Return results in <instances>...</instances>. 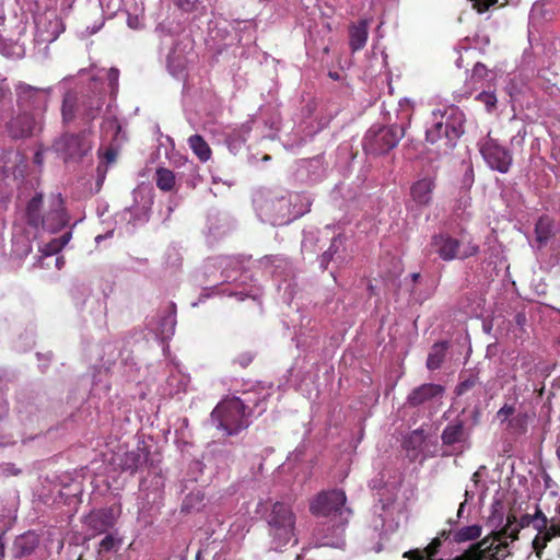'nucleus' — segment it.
Returning a JSON list of instances; mask_svg holds the SVG:
<instances>
[{
	"mask_svg": "<svg viewBox=\"0 0 560 560\" xmlns=\"http://www.w3.org/2000/svg\"><path fill=\"white\" fill-rule=\"evenodd\" d=\"M55 261H56V266H57V268H58V269H61V268H62V266H63V264H65L63 258H62V257H57V258L55 259Z\"/></svg>",
	"mask_w": 560,
	"mask_h": 560,
	"instance_id": "e2e57ef3",
	"label": "nucleus"
},
{
	"mask_svg": "<svg viewBox=\"0 0 560 560\" xmlns=\"http://www.w3.org/2000/svg\"><path fill=\"white\" fill-rule=\"evenodd\" d=\"M175 314L170 313L166 316H164L161 320V334L164 338H168L170 336L174 335L175 331Z\"/></svg>",
	"mask_w": 560,
	"mask_h": 560,
	"instance_id": "ea45409f",
	"label": "nucleus"
},
{
	"mask_svg": "<svg viewBox=\"0 0 560 560\" xmlns=\"http://www.w3.org/2000/svg\"><path fill=\"white\" fill-rule=\"evenodd\" d=\"M472 7L479 12L483 13L489 7L498 3L499 0H472Z\"/></svg>",
	"mask_w": 560,
	"mask_h": 560,
	"instance_id": "49530a36",
	"label": "nucleus"
},
{
	"mask_svg": "<svg viewBox=\"0 0 560 560\" xmlns=\"http://www.w3.org/2000/svg\"><path fill=\"white\" fill-rule=\"evenodd\" d=\"M469 200H470L469 197L467 195H465L459 199V203H460V206L467 207L469 205Z\"/></svg>",
	"mask_w": 560,
	"mask_h": 560,
	"instance_id": "052dcab7",
	"label": "nucleus"
},
{
	"mask_svg": "<svg viewBox=\"0 0 560 560\" xmlns=\"http://www.w3.org/2000/svg\"><path fill=\"white\" fill-rule=\"evenodd\" d=\"M401 126H372L363 139V149L369 154H384L394 149L404 137Z\"/></svg>",
	"mask_w": 560,
	"mask_h": 560,
	"instance_id": "9d476101",
	"label": "nucleus"
},
{
	"mask_svg": "<svg viewBox=\"0 0 560 560\" xmlns=\"http://www.w3.org/2000/svg\"><path fill=\"white\" fill-rule=\"evenodd\" d=\"M175 3L183 10L189 11L194 8L198 0H174Z\"/></svg>",
	"mask_w": 560,
	"mask_h": 560,
	"instance_id": "3c124183",
	"label": "nucleus"
},
{
	"mask_svg": "<svg viewBox=\"0 0 560 560\" xmlns=\"http://www.w3.org/2000/svg\"><path fill=\"white\" fill-rule=\"evenodd\" d=\"M266 522L272 549L280 550L289 542L296 541V516L289 504L284 502L273 503L270 512L266 516Z\"/></svg>",
	"mask_w": 560,
	"mask_h": 560,
	"instance_id": "423d86ee",
	"label": "nucleus"
},
{
	"mask_svg": "<svg viewBox=\"0 0 560 560\" xmlns=\"http://www.w3.org/2000/svg\"><path fill=\"white\" fill-rule=\"evenodd\" d=\"M298 194L276 196L259 191L254 197L256 211L262 221L272 225H283L300 218L306 210L295 209L293 202L300 200Z\"/></svg>",
	"mask_w": 560,
	"mask_h": 560,
	"instance_id": "7ed1b4c3",
	"label": "nucleus"
},
{
	"mask_svg": "<svg viewBox=\"0 0 560 560\" xmlns=\"http://www.w3.org/2000/svg\"><path fill=\"white\" fill-rule=\"evenodd\" d=\"M166 262L171 267L179 266L180 265V256H179V254L175 249L168 250L167 252V260H166Z\"/></svg>",
	"mask_w": 560,
	"mask_h": 560,
	"instance_id": "09e8293b",
	"label": "nucleus"
},
{
	"mask_svg": "<svg viewBox=\"0 0 560 560\" xmlns=\"http://www.w3.org/2000/svg\"><path fill=\"white\" fill-rule=\"evenodd\" d=\"M117 521V514L113 508H105L92 511L84 518L85 526L93 532V535L106 533Z\"/></svg>",
	"mask_w": 560,
	"mask_h": 560,
	"instance_id": "dca6fc26",
	"label": "nucleus"
},
{
	"mask_svg": "<svg viewBox=\"0 0 560 560\" xmlns=\"http://www.w3.org/2000/svg\"><path fill=\"white\" fill-rule=\"evenodd\" d=\"M50 209H63V200L60 194L51 196Z\"/></svg>",
	"mask_w": 560,
	"mask_h": 560,
	"instance_id": "8fccbe9b",
	"label": "nucleus"
},
{
	"mask_svg": "<svg viewBox=\"0 0 560 560\" xmlns=\"http://www.w3.org/2000/svg\"><path fill=\"white\" fill-rule=\"evenodd\" d=\"M67 224V214L65 209H50L46 218H44V223L40 225L47 229L50 232H55L60 230Z\"/></svg>",
	"mask_w": 560,
	"mask_h": 560,
	"instance_id": "cd10ccee",
	"label": "nucleus"
},
{
	"mask_svg": "<svg viewBox=\"0 0 560 560\" xmlns=\"http://www.w3.org/2000/svg\"><path fill=\"white\" fill-rule=\"evenodd\" d=\"M369 22L368 20H361L357 24H352L349 28V46L352 51L362 49L368 40L369 36Z\"/></svg>",
	"mask_w": 560,
	"mask_h": 560,
	"instance_id": "5701e85b",
	"label": "nucleus"
},
{
	"mask_svg": "<svg viewBox=\"0 0 560 560\" xmlns=\"http://www.w3.org/2000/svg\"><path fill=\"white\" fill-rule=\"evenodd\" d=\"M62 249V243L57 241L56 238L49 241L44 247L39 248L42 255L38 258V264H42V259L45 257H50Z\"/></svg>",
	"mask_w": 560,
	"mask_h": 560,
	"instance_id": "58836bf2",
	"label": "nucleus"
},
{
	"mask_svg": "<svg viewBox=\"0 0 560 560\" xmlns=\"http://www.w3.org/2000/svg\"><path fill=\"white\" fill-rule=\"evenodd\" d=\"M259 265L271 276H281L289 268L287 258L280 255L265 256L259 260Z\"/></svg>",
	"mask_w": 560,
	"mask_h": 560,
	"instance_id": "393cba45",
	"label": "nucleus"
},
{
	"mask_svg": "<svg viewBox=\"0 0 560 560\" xmlns=\"http://www.w3.org/2000/svg\"><path fill=\"white\" fill-rule=\"evenodd\" d=\"M203 506V495L198 492H191L187 494L182 504V511L191 513L199 511Z\"/></svg>",
	"mask_w": 560,
	"mask_h": 560,
	"instance_id": "c9c22d12",
	"label": "nucleus"
},
{
	"mask_svg": "<svg viewBox=\"0 0 560 560\" xmlns=\"http://www.w3.org/2000/svg\"><path fill=\"white\" fill-rule=\"evenodd\" d=\"M148 459V452L144 447H137L126 452L120 458V467L125 471L136 472Z\"/></svg>",
	"mask_w": 560,
	"mask_h": 560,
	"instance_id": "4be33fe9",
	"label": "nucleus"
},
{
	"mask_svg": "<svg viewBox=\"0 0 560 560\" xmlns=\"http://www.w3.org/2000/svg\"><path fill=\"white\" fill-rule=\"evenodd\" d=\"M443 387L438 384H423L415 388L408 396V402L411 406H419L433 397L440 396Z\"/></svg>",
	"mask_w": 560,
	"mask_h": 560,
	"instance_id": "aec40b11",
	"label": "nucleus"
},
{
	"mask_svg": "<svg viewBox=\"0 0 560 560\" xmlns=\"http://www.w3.org/2000/svg\"><path fill=\"white\" fill-rule=\"evenodd\" d=\"M220 268H222V276L225 280L232 279V271L241 269L245 262V256H221L217 259Z\"/></svg>",
	"mask_w": 560,
	"mask_h": 560,
	"instance_id": "a878e982",
	"label": "nucleus"
},
{
	"mask_svg": "<svg viewBox=\"0 0 560 560\" xmlns=\"http://www.w3.org/2000/svg\"><path fill=\"white\" fill-rule=\"evenodd\" d=\"M120 546V540L113 534H107L101 541L97 548V553L110 552Z\"/></svg>",
	"mask_w": 560,
	"mask_h": 560,
	"instance_id": "4c0bfd02",
	"label": "nucleus"
},
{
	"mask_svg": "<svg viewBox=\"0 0 560 560\" xmlns=\"http://www.w3.org/2000/svg\"><path fill=\"white\" fill-rule=\"evenodd\" d=\"M466 433L462 421L452 422L443 430L441 439L444 445H456L465 441Z\"/></svg>",
	"mask_w": 560,
	"mask_h": 560,
	"instance_id": "b1692460",
	"label": "nucleus"
},
{
	"mask_svg": "<svg viewBox=\"0 0 560 560\" xmlns=\"http://www.w3.org/2000/svg\"><path fill=\"white\" fill-rule=\"evenodd\" d=\"M42 118L30 113H23V110H18V114L7 122V131L13 139L27 138L35 132Z\"/></svg>",
	"mask_w": 560,
	"mask_h": 560,
	"instance_id": "4468645a",
	"label": "nucleus"
},
{
	"mask_svg": "<svg viewBox=\"0 0 560 560\" xmlns=\"http://www.w3.org/2000/svg\"><path fill=\"white\" fill-rule=\"evenodd\" d=\"M71 78H63L59 88L63 90L61 103V118L63 125H69L77 119L83 122L94 120L101 113L104 104L103 83L93 79L86 91L71 88Z\"/></svg>",
	"mask_w": 560,
	"mask_h": 560,
	"instance_id": "f257e3e1",
	"label": "nucleus"
},
{
	"mask_svg": "<svg viewBox=\"0 0 560 560\" xmlns=\"http://www.w3.org/2000/svg\"><path fill=\"white\" fill-rule=\"evenodd\" d=\"M42 202L43 196L42 194H37L30 200L26 208L28 224L34 228H38L40 223H44V218L39 214Z\"/></svg>",
	"mask_w": 560,
	"mask_h": 560,
	"instance_id": "c85d7f7f",
	"label": "nucleus"
},
{
	"mask_svg": "<svg viewBox=\"0 0 560 560\" xmlns=\"http://www.w3.org/2000/svg\"><path fill=\"white\" fill-rule=\"evenodd\" d=\"M14 93L18 110L43 118L52 94V88H38L19 81L14 84Z\"/></svg>",
	"mask_w": 560,
	"mask_h": 560,
	"instance_id": "1a4fd4ad",
	"label": "nucleus"
},
{
	"mask_svg": "<svg viewBox=\"0 0 560 560\" xmlns=\"http://www.w3.org/2000/svg\"><path fill=\"white\" fill-rule=\"evenodd\" d=\"M160 39V50L167 49V67L173 74L182 72L185 68L186 54L190 49L191 40L188 35L177 34L172 23L162 22L155 27Z\"/></svg>",
	"mask_w": 560,
	"mask_h": 560,
	"instance_id": "0eeeda50",
	"label": "nucleus"
},
{
	"mask_svg": "<svg viewBox=\"0 0 560 560\" xmlns=\"http://www.w3.org/2000/svg\"><path fill=\"white\" fill-rule=\"evenodd\" d=\"M347 497L342 490H330L319 493L311 503V512L316 516L334 517V535L324 534L325 526L316 532L317 541L327 547H340L343 544V533L351 515V510L346 506Z\"/></svg>",
	"mask_w": 560,
	"mask_h": 560,
	"instance_id": "f03ea898",
	"label": "nucleus"
},
{
	"mask_svg": "<svg viewBox=\"0 0 560 560\" xmlns=\"http://www.w3.org/2000/svg\"><path fill=\"white\" fill-rule=\"evenodd\" d=\"M15 49L16 51H14L13 55L16 57H22L24 54V49L21 46H16Z\"/></svg>",
	"mask_w": 560,
	"mask_h": 560,
	"instance_id": "0e129e2a",
	"label": "nucleus"
},
{
	"mask_svg": "<svg viewBox=\"0 0 560 560\" xmlns=\"http://www.w3.org/2000/svg\"><path fill=\"white\" fill-rule=\"evenodd\" d=\"M186 385H187L186 377L185 376H180V381H179L178 385L174 388V390L176 393L185 390L186 389Z\"/></svg>",
	"mask_w": 560,
	"mask_h": 560,
	"instance_id": "6e6d98bb",
	"label": "nucleus"
},
{
	"mask_svg": "<svg viewBox=\"0 0 560 560\" xmlns=\"http://www.w3.org/2000/svg\"><path fill=\"white\" fill-rule=\"evenodd\" d=\"M477 385H479V378L477 374L469 373L467 376H462V381L457 385L455 392L458 396H462L474 389Z\"/></svg>",
	"mask_w": 560,
	"mask_h": 560,
	"instance_id": "e433bc0d",
	"label": "nucleus"
},
{
	"mask_svg": "<svg viewBox=\"0 0 560 560\" xmlns=\"http://www.w3.org/2000/svg\"><path fill=\"white\" fill-rule=\"evenodd\" d=\"M54 147L57 152L63 155L65 161L81 158L91 149L84 133H66L55 142Z\"/></svg>",
	"mask_w": 560,
	"mask_h": 560,
	"instance_id": "2eb2a0df",
	"label": "nucleus"
},
{
	"mask_svg": "<svg viewBox=\"0 0 560 560\" xmlns=\"http://www.w3.org/2000/svg\"><path fill=\"white\" fill-rule=\"evenodd\" d=\"M465 115L456 106H447L432 113L431 126L425 130V140L436 143L444 139L445 148L453 149L464 133Z\"/></svg>",
	"mask_w": 560,
	"mask_h": 560,
	"instance_id": "20e7f679",
	"label": "nucleus"
},
{
	"mask_svg": "<svg viewBox=\"0 0 560 560\" xmlns=\"http://www.w3.org/2000/svg\"><path fill=\"white\" fill-rule=\"evenodd\" d=\"M5 553L4 534H0V558H3Z\"/></svg>",
	"mask_w": 560,
	"mask_h": 560,
	"instance_id": "4d7b16f0",
	"label": "nucleus"
},
{
	"mask_svg": "<svg viewBox=\"0 0 560 560\" xmlns=\"http://www.w3.org/2000/svg\"><path fill=\"white\" fill-rule=\"evenodd\" d=\"M410 277H411L413 282H417L420 279L421 276L418 272H413V273H411Z\"/></svg>",
	"mask_w": 560,
	"mask_h": 560,
	"instance_id": "774afa93",
	"label": "nucleus"
},
{
	"mask_svg": "<svg viewBox=\"0 0 560 560\" xmlns=\"http://www.w3.org/2000/svg\"><path fill=\"white\" fill-rule=\"evenodd\" d=\"M479 151L491 170L498 171L502 174L509 172L513 160L512 154L494 139L490 137L483 139L479 144Z\"/></svg>",
	"mask_w": 560,
	"mask_h": 560,
	"instance_id": "9b49d317",
	"label": "nucleus"
},
{
	"mask_svg": "<svg viewBox=\"0 0 560 560\" xmlns=\"http://www.w3.org/2000/svg\"><path fill=\"white\" fill-rule=\"evenodd\" d=\"M71 238V233H65L61 237L56 238L57 241H60L62 243V248L68 244V242Z\"/></svg>",
	"mask_w": 560,
	"mask_h": 560,
	"instance_id": "13d9d810",
	"label": "nucleus"
},
{
	"mask_svg": "<svg viewBox=\"0 0 560 560\" xmlns=\"http://www.w3.org/2000/svg\"><path fill=\"white\" fill-rule=\"evenodd\" d=\"M303 167L307 171L308 178L312 182H316L324 176L325 168L319 156L305 161Z\"/></svg>",
	"mask_w": 560,
	"mask_h": 560,
	"instance_id": "f704fd0d",
	"label": "nucleus"
},
{
	"mask_svg": "<svg viewBox=\"0 0 560 560\" xmlns=\"http://www.w3.org/2000/svg\"><path fill=\"white\" fill-rule=\"evenodd\" d=\"M536 536L532 540V553L528 555L527 560L532 559L534 555L537 560H552L551 556L546 552L549 541L560 536V522L556 516L544 518L540 529H535Z\"/></svg>",
	"mask_w": 560,
	"mask_h": 560,
	"instance_id": "f8f14e48",
	"label": "nucleus"
},
{
	"mask_svg": "<svg viewBox=\"0 0 560 560\" xmlns=\"http://www.w3.org/2000/svg\"><path fill=\"white\" fill-rule=\"evenodd\" d=\"M9 92V88L5 83V79H0V101L3 100Z\"/></svg>",
	"mask_w": 560,
	"mask_h": 560,
	"instance_id": "864d4df0",
	"label": "nucleus"
},
{
	"mask_svg": "<svg viewBox=\"0 0 560 560\" xmlns=\"http://www.w3.org/2000/svg\"><path fill=\"white\" fill-rule=\"evenodd\" d=\"M34 162L36 164H42L43 163V156H42V153L37 152L34 156Z\"/></svg>",
	"mask_w": 560,
	"mask_h": 560,
	"instance_id": "338daca9",
	"label": "nucleus"
},
{
	"mask_svg": "<svg viewBox=\"0 0 560 560\" xmlns=\"http://www.w3.org/2000/svg\"><path fill=\"white\" fill-rule=\"evenodd\" d=\"M329 520L324 522V523H320L319 525H317L314 529V540H315V545L317 547H323L324 545H320L318 544L317 541V536H316V532L317 529H319L320 527L325 526V530H324V534L328 535V536H332L334 535V523L337 521V518H334V517H328Z\"/></svg>",
	"mask_w": 560,
	"mask_h": 560,
	"instance_id": "37998d69",
	"label": "nucleus"
},
{
	"mask_svg": "<svg viewBox=\"0 0 560 560\" xmlns=\"http://www.w3.org/2000/svg\"><path fill=\"white\" fill-rule=\"evenodd\" d=\"M156 186L163 191H170L175 185V175L167 168L160 167L155 172Z\"/></svg>",
	"mask_w": 560,
	"mask_h": 560,
	"instance_id": "72a5a7b5",
	"label": "nucleus"
},
{
	"mask_svg": "<svg viewBox=\"0 0 560 560\" xmlns=\"http://www.w3.org/2000/svg\"><path fill=\"white\" fill-rule=\"evenodd\" d=\"M476 98L485 104L488 112H491L495 107L497 96L493 92H480Z\"/></svg>",
	"mask_w": 560,
	"mask_h": 560,
	"instance_id": "a19ab883",
	"label": "nucleus"
},
{
	"mask_svg": "<svg viewBox=\"0 0 560 560\" xmlns=\"http://www.w3.org/2000/svg\"><path fill=\"white\" fill-rule=\"evenodd\" d=\"M250 411L245 400L230 397L212 410L211 422L228 435H235L249 425Z\"/></svg>",
	"mask_w": 560,
	"mask_h": 560,
	"instance_id": "39448f33",
	"label": "nucleus"
},
{
	"mask_svg": "<svg viewBox=\"0 0 560 560\" xmlns=\"http://www.w3.org/2000/svg\"><path fill=\"white\" fill-rule=\"evenodd\" d=\"M290 289V283H288L285 285V291H284V294L287 295L285 296V301L287 302H290L292 299H293V294H292V291H288Z\"/></svg>",
	"mask_w": 560,
	"mask_h": 560,
	"instance_id": "bf43d9fd",
	"label": "nucleus"
},
{
	"mask_svg": "<svg viewBox=\"0 0 560 560\" xmlns=\"http://www.w3.org/2000/svg\"><path fill=\"white\" fill-rule=\"evenodd\" d=\"M32 252L28 236L15 233L12 238V253L19 258H25Z\"/></svg>",
	"mask_w": 560,
	"mask_h": 560,
	"instance_id": "7c9ffc66",
	"label": "nucleus"
},
{
	"mask_svg": "<svg viewBox=\"0 0 560 560\" xmlns=\"http://www.w3.org/2000/svg\"><path fill=\"white\" fill-rule=\"evenodd\" d=\"M495 419L504 424V430L511 435H523L527 432L529 415L516 411L513 405L504 404L495 413Z\"/></svg>",
	"mask_w": 560,
	"mask_h": 560,
	"instance_id": "ddd939ff",
	"label": "nucleus"
},
{
	"mask_svg": "<svg viewBox=\"0 0 560 560\" xmlns=\"http://www.w3.org/2000/svg\"><path fill=\"white\" fill-rule=\"evenodd\" d=\"M98 155H100L102 163L105 162L106 164H110V163L115 162L116 156H117V151L114 148H105L104 150L100 149Z\"/></svg>",
	"mask_w": 560,
	"mask_h": 560,
	"instance_id": "c03bdc74",
	"label": "nucleus"
},
{
	"mask_svg": "<svg viewBox=\"0 0 560 560\" xmlns=\"http://www.w3.org/2000/svg\"><path fill=\"white\" fill-rule=\"evenodd\" d=\"M434 187V180L430 177L417 180L410 188L412 200L419 206L429 205L432 199Z\"/></svg>",
	"mask_w": 560,
	"mask_h": 560,
	"instance_id": "6ab92c4d",
	"label": "nucleus"
},
{
	"mask_svg": "<svg viewBox=\"0 0 560 560\" xmlns=\"http://www.w3.org/2000/svg\"><path fill=\"white\" fill-rule=\"evenodd\" d=\"M536 238L540 244H545L553 234V224L547 217L540 218L535 226Z\"/></svg>",
	"mask_w": 560,
	"mask_h": 560,
	"instance_id": "473e14b6",
	"label": "nucleus"
},
{
	"mask_svg": "<svg viewBox=\"0 0 560 560\" xmlns=\"http://www.w3.org/2000/svg\"><path fill=\"white\" fill-rule=\"evenodd\" d=\"M345 240L341 235L331 240L329 248L322 255L319 265L322 269H327L331 260L342 264L345 261Z\"/></svg>",
	"mask_w": 560,
	"mask_h": 560,
	"instance_id": "412c9836",
	"label": "nucleus"
},
{
	"mask_svg": "<svg viewBox=\"0 0 560 560\" xmlns=\"http://www.w3.org/2000/svg\"><path fill=\"white\" fill-rule=\"evenodd\" d=\"M430 250L436 254L442 260L451 261L455 259H466L477 255L479 246L470 236L462 233L456 238L448 233H438L431 237Z\"/></svg>",
	"mask_w": 560,
	"mask_h": 560,
	"instance_id": "6e6552de",
	"label": "nucleus"
},
{
	"mask_svg": "<svg viewBox=\"0 0 560 560\" xmlns=\"http://www.w3.org/2000/svg\"><path fill=\"white\" fill-rule=\"evenodd\" d=\"M107 79L112 91H116L118 86L119 71L115 68L109 69Z\"/></svg>",
	"mask_w": 560,
	"mask_h": 560,
	"instance_id": "de8ad7c7",
	"label": "nucleus"
},
{
	"mask_svg": "<svg viewBox=\"0 0 560 560\" xmlns=\"http://www.w3.org/2000/svg\"><path fill=\"white\" fill-rule=\"evenodd\" d=\"M127 24L130 28L138 30L141 25V21H140L139 16H137V15H135V16L128 15Z\"/></svg>",
	"mask_w": 560,
	"mask_h": 560,
	"instance_id": "603ef678",
	"label": "nucleus"
},
{
	"mask_svg": "<svg viewBox=\"0 0 560 560\" xmlns=\"http://www.w3.org/2000/svg\"><path fill=\"white\" fill-rule=\"evenodd\" d=\"M38 42L50 44L65 31L62 20L56 14L43 16L36 21Z\"/></svg>",
	"mask_w": 560,
	"mask_h": 560,
	"instance_id": "f3484780",
	"label": "nucleus"
},
{
	"mask_svg": "<svg viewBox=\"0 0 560 560\" xmlns=\"http://www.w3.org/2000/svg\"><path fill=\"white\" fill-rule=\"evenodd\" d=\"M447 349L448 343L446 341L433 345L427 359V368L431 371L440 369L445 359Z\"/></svg>",
	"mask_w": 560,
	"mask_h": 560,
	"instance_id": "bb28decb",
	"label": "nucleus"
},
{
	"mask_svg": "<svg viewBox=\"0 0 560 560\" xmlns=\"http://www.w3.org/2000/svg\"><path fill=\"white\" fill-rule=\"evenodd\" d=\"M252 360H253V357H252V355H249V354H244V355L240 357L238 362H240V364H241L243 368H245V366H247V365L252 362Z\"/></svg>",
	"mask_w": 560,
	"mask_h": 560,
	"instance_id": "5fc2aeb1",
	"label": "nucleus"
},
{
	"mask_svg": "<svg viewBox=\"0 0 560 560\" xmlns=\"http://www.w3.org/2000/svg\"><path fill=\"white\" fill-rule=\"evenodd\" d=\"M188 144L201 162H207L211 156V149L199 135L189 137Z\"/></svg>",
	"mask_w": 560,
	"mask_h": 560,
	"instance_id": "c756f323",
	"label": "nucleus"
},
{
	"mask_svg": "<svg viewBox=\"0 0 560 560\" xmlns=\"http://www.w3.org/2000/svg\"><path fill=\"white\" fill-rule=\"evenodd\" d=\"M38 544V536L35 533H24L14 539L12 546V556L15 559L27 557L35 551Z\"/></svg>",
	"mask_w": 560,
	"mask_h": 560,
	"instance_id": "a211bd4d",
	"label": "nucleus"
},
{
	"mask_svg": "<svg viewBox=\"0 0 560 560\" xmlns=\"http://www.w3.org/2000/svg\"><path fill=\"white\" fill-rule=\"evenodd\" d=\"M229 295L236 296L237 300L243 301L245 298H252L254 300L261 295L260 288L253 287L248 291L229 292Z\"/></svg>",
	"mask_w": 560,
	"mask_h": 560,
	"instance_id": "79ce46f5",
	"label": "nucleus"
},
{
	"mask_svg": "<svg viewBox=\"0 0 560 560\" xmlns=\"http://www.w3.org/2000/svg\"><path fill=\"white\" fill-rule=\"evenodd\" d=\"M453 540L456 542H466L475 540L481 535V527L477 524L462 527L453 532Z\"/></svg>",
	"mask_w": 560,
	"mask_h": 560,
	"instance_id": "2f4dec72",
	"label": "nucleus"
},
{
	"mask_svg": "<svg viewBox=\"0 0 560 560\" xmlns=\"http://www.w3.org/2000/svg\"><path fill=\"white\" fill-rule=\"evenodd\" d=\"M97 172L100 174V180H103L106 168L103 170L102 163L97 166Z\"/></svg>",
	"mask_w": 560,
	"mask_h": 560,
	"instance_id": "680f3d73",
	"label": "nucleus"
},
{
	"mask_svg": "<svg viewBox=\"0 0 560 560\" xmlns=\"http://www.w3.org/2000/svg\"><path fill=\"white\" fill-rule=\"evenodd\" d=\"M487 74H488L487 67L481 62H477L474 66L471 79L475 81H480V80L485 79L487 77Z\"/></svg>",
	"mask_w": 560,
	"mask_h": 560,
	"instance_id": "a18cd8bd",
	"label": "nucleus"
},
{
	"mask_svg": "<svg viewBox=\"0 0 560 560\" xmlns=\"http://www.w3.org/2000/svg\"><path fill=\"white\" fill-rule=\"evenodd\" d=\"M102 25H103V23H101L100 25L93 26L91 30L88 27V33L90 35L95 34L102 27Z\"/></svg>",
	"mask_w": 560,
	"mask_h": 560,
	"instance_id": "69168bd1",
	"label": "nucleus"
}]
</instances>
